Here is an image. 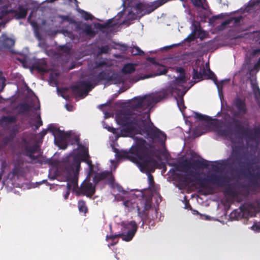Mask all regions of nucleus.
Listing matches in <instances>:
<instances>
[{
	"instance_id": "5",
	"label": "nucleus",
	"mask_w": 260,
	"mask_h": 260,
	"mask_svg": "<svg viewBox=\"0 0 260 260\" xmlns=\"http://www.w3.org/2000/svg\"><path fill=\"white\" fill-rule=\"evenodd\" d=\"M189 177L187 174H176V179L179 183L184 187L189 185L190 183L194 181L193 177L198 181L197 184L203 188H207V183L216 185L219 187H225L224 193L231 197H236L237 195L235 189L230 184V178L226 175L211 173L207 176V178H201L193 171H189Z\"/></svg>"
},
{
	"instance_id": "16",
	"label": "nucleus",
	"mask_w": 260,
	"mask_h": 260,
	"mask_svg": "<svg viewBox=\"0 0 260 260\" xmlns=\"http://www.w3.org/2000/svg\"><path fill=\"white\" fill-rule=\"evenodd\" d=\"M208 162L206 160H193L192 161L185 160L180 164V167L184 172H187L189 169H205L208 167Z\"/></svg>"
},
{
	"instance_id": "27",
	"label": "nucleus",
	"mask_w": 260,
	"mask_h": 260,
	"mask_svg": "<svg viewBox=\"0 0 260 260\" xmlns=\"http://www.w3.org/2000/svg\"><path fill=\"white\" fill-rule=\"evenodd\" d=\"M25 68H28L32 74L36 72L41 75H44L48 72V69L45 68L46 66H23Z\"/></svg>"
},
{
	"instance_id": "20",
	"label": "nucleus",
	"mask_w": 260,
	"mask_h": 260,
	"mask_svg": "<svg viewBox=\"0 0 260 260\" xmlns=\"http://www.w3.org/2000/svg\"><path fill=\"white\" fill-rule=\"evenodd\" d=\"M32 108L35 111L40 109L39 102L37 98L29 103H24L19 105V109L22 112H29Z\"/></svg>"
},
{
	"instance_id": "59",
	"label": "nucleus",
	"mask_w": 260,
	"mask_h": 260,
	"mask_svg": "<svg viewBox=\"0 0 260 260\" xmlns=\"http://www.w3.org/2000/svg\"><path fill=\"white\" fill-rule=\"evenodd\" d=\"M255 68V69L257 70V69H260V66H253Z\"/></svg>"
},
{
	"instance_id": "22",
	"label": "nucleus",
	"mask_w": 260,
	"mask_h": 260,
	"mask_svg": "<svg viewBox=\"0 0 260 260\" xmlns=\"http://www.w3.org/2000/svg\"><path fill=\"white\" fill-rule=\"evenodd\" d=\"M237 118V117H235L233 116V117L231 118L232 122H229V124L230 125H234L235 130L237 133L244 134L246 136L248 129L244 127L242 124V121Z\"/></svg>"
},
{
	"instance_id": "1",
	"label": "nucleus",
	"mask_w": 260,
	"mask_h": 260,
	"mask_svg": "<svg viewBox=\"0 0 260 260\" xmlns=\"http://www.w3.org/2000/svg\"><path fill=\"white\" fill-rule=\"evenodd\" d=\"M48 131L51 133L54 136L55 145L60 149H66L69 145L75 144L80 149L79 155L70 154L67 156L62 159L53 174L50 172L48 175L50 179H56L58 181L67 182V191L63 195L65 200L68 199L71 190L78 195L82 194L91 198L95 193V185L100 181L105 180L114 189L119 191V193L115 195V199L118 201H122L125 207H129V193L124 190L120 185L114 182L112 172L117 168L118 161L130 160V148L128 151H119L115 147L114 141H113L111 146L113 151L115 153L116 160H110V171L95 173L89 158L88 148L80 143L79 139L77 136L73 135L71 131L62 132L54 124H50L46 129H43L38 134L39 138L42 140Z\"/></svg>"
},
{
	"instance_id": "56",
	"label": "nucleus",
	"mask_w": 260,
	"mask_h": 260,
	"mask_svg": "<svg viewBox=\"0 0 260 260\" xmlns=\"http://www.w3.org/2000/svg\"><path fill=\"white\" fill-rule=\"evenodd\" d=\"M131 161H132V162H136V158L135 157H134L133 156H132V155H131Z\"/></svg>"
},
{
	"instance_id": "64",
	"label": "nucleus",
	"mask_w": 260,
	"mask_h": 260,
	"mask_svg": "<svg viewBox=\"0 0 260 260\" xmlns=\"http://www.w3.org/2000/svg\"><path fill=\"white\" fill-rule=\"evenodd\" d=\"M183 6L184 8H185V7H186V4H185V3H183Z\"/></svg>"
},
{
	"instance_id": "21",
	"label": "nucleus",
	"mask_w": 260,
	"mask_h": 260,
	"mask_svg": "<svg viewBox=\"0 0 260 260\" xmlns=\"http://www.w3.org/2000/svg\"><path fill=\"white\" fill-rule=\"evenodd\" d=\"M59 76V73L51 71L49 74V84L52 86H56V90L58 95L62 96L63 98L67 99L65 96L63 95L62 91L60 90L59 87L57 86L58 85V77Z\"/></svg>"
},
{
	"instance_id": "60",
	"label": "nucleus",
	"mask_w": 260,
	"mask_h": 260,
	"mask_svg": "<svg viewBox=\"0 0 260 260\" xmlns=\"http://www.w3.org/2000/svg\"><path fill=\"white\" fill-rule=\"evenodd\" d=\"M40 126H38V124H36L35 125V129H38Z\"/></svg>"
},
{
	"instance_id": "41",
	"label": "nucleus",
	"mask_w": 260,
	"mask_h": 260,
	"mask_svg": "<svg viewBox=\"0 0 260 260\" xmlns=\"http://www.w3.org/2000/svg\"><path fill=\"white\" fill-rule=\"evenodd\" d=\"M110 49L108 45H105L99 48L98 52V55H100L103 53H107L109 52Z\"/></svg>"
},
{
	"instance_id": "51",
	"label": "nucleus",
	"mask_w": 260,
	"mask_h": 260,
	"mask_svg": "<svg viewBox=\"0 0 260 260\" xmlns=\"http://www.w3.org/2000/svg\"><path fill=\"white\" fill-rule=\"evenodd\" d=\"M201 60L200 59H197L196 63L194 64L193 62H191V65H204L203 63L200 64Z\"/></svg>"
},
{
	"instance_id": "3",
	"label": "nucleus",
	"mask_w": 260,
	"mask_h": 260,
	"mask_svg": "<svg viewBox=\"0 0 260 260\" xmlns=\"http://www.w3.org/2000/svg\"><path fill=\"white\" fill-rule=\"evenodd\" d=\"M88 67L84 79L71 86L76 98H84L98 84L121 85L120 92H124L130 87V66H123L121 70L115 69L113 66Z\"/></svg>"
},
{
	"instance_id": "37",
	"label": "nucleus",
	"mask_w": 260,
	"mask_h": 260,
	"mask_svg": "<svg viewBox=\"0 0 260 260\" xmlns=\"http://www.w3.org/2000/svg\"><path fill=\"white\" fill-rule=\"evenodd\" d=\"M78 207L80 212L86 213L87 211V208L86 203L83 200H79L78 203Z\"/></svg>"
},
{
	"instance_id": "49",
	"label": "nucleus",
	"mask_w": 260,
	"mask_h": 260,
	"mask_svg": "<svg viewBox=\"0 0 260 260\" xmlns=\"http://www.w3.org/2000/svg\"><path fill=\"white\" fill-rule=\"evenodd\" d=\"M123 3L122 6L125 7V5H127V7H128L130 5V0H122Z\"/></svg>"
},
{
	"instance_id": "18",
	"label": "nucleus",
	"mask_w": 260,
	"mask_h": 260,
	"mask_svg": "<svg viewBox=\"0 0 260 260\" xmlns=\"http://www.w3.org/2000/svg\"><path fill=\"white\" fill-rule=\"evenodd\" d=\"M156 71V73L154 74H149L144 75H140L139 76H131V83H136L140 80H143L149 78L155 77L156 76H160L165 75L168 71V69L166 68L167 66H159Z\"/></svg>"
},
{
	"instance_id": "7",
	"label": "nucleus",
	"mask_w": 260,
	"mask_h": 260,
	"mask_svg": "<svg viewBox=\"0 0 260 260\" xmlns=\"http://www.w3.org/2000/svg\"><path fill=\"white\" fill-rule=\"evenodd\" d=\"M40 147L37 145H29L26 143L22 146L21 152L14 164L13 173L16 175L21 174L24 171L25 164H42L39 152Z\"/></svg>"
},
{
	"instance_id": "46",
	"label": "nucleus",
	"mask_w": 260,
	"mask_h": 260,
	"mask_svg": "<svg viewBox=\"0 0 260 260\" xmlns=\"http://www.w3.org/2000/svg\"><path fill=\"white\" fill-rule=\"evenodd\" d=\"M27 4H32L34 6V7L36 8L39 7L40 3L32 0H27Z\"/></svg>"
},
{
	"instance_id": "25",
	"label": "nucleus",
	"mask_w": 260,
	"mask_h": 260,
	"mask_svg": "<svg viewBox=\"0 0 260 260\" xmlns=\"http://www.w3.org/2000/svg\"><path fill=\"white\" fill-rule=\"evenodd\" d=\"M176 46L175 44L170 45V46H167L164 47L162 48H161L159 50H155L149 51V52L147 53V55H145V56H146V59L150 63H151L152 64H153V65H163L162 63L157 62L155 58L149 57L148 53H156L159 50H160V51L167 50L172 48L173 46Z\"/></svg>"
},
{
	"instance_id": "2",
	"label": "nucleus",
	"mask_w": 260,
	"mask_h": 260,
	"mask_svg": "<svg viewBox=\"0 0 260 260\" xmlns=\"http://www.w3.org/2000/svg\"><path fill=\"white\" fill-rule=\"evenodd\" d=\"M181 77L177 78L173 85L168 86L159 92L152 93L143 96L135 97L131 99V138L135 142L136 138L133 134L145 136L151 141L157 140L160 143L166 140V135L156 127L151 121L149 110L153 105L167 98L169 93H172L176 86L185 82L184 71L179 69Z\"/></svg>"
},
{
	"instance_id": "43",
	"label": "nucleus",
	"mask_w": 260,
	"mask_h": 260,
	"mask_svg": "<svg viewBox=\"0 0 260 260\" xmlns=\"http://www.w3.org/2000/svg\"><path fill=\"white\" fill-rule=\"evenodd\" d=\"M79 12H82V16L85 20H91L93 19V16L91 14H90L83 10H80Z\"/></svg>"
},
{
	"instance_id": "11",
	"label": "nucleus",
	"mask_w": 260,
	"mask_h": 260,
	"mask_svg": "<svg viewBox=\"0 0 260 260\" xmlns=\"http://www.w3.org/2000/svg\"><path fill=\"white\" fill-rule=\"evenodd\" d=\"M179 69H182L184 71V76L185 79H186L185 82L184 83H182L181 84H179L177 85L176 86L177 89H175L174 92H173L172 93H169V95L167 98H168L169 96V95H172L174 92H176V91H180L179 87H181L183 89V91H181L180 93H178V99H176V100H177V103L179 108L180 109V110H182L183 109L185 108V106L184 105V99H183V96L186 93L187 91L189 89V88H186V87L183 85V84L185 83L189 78V77H188L187 76H186V73H185V71L184 69H183L182 67H176V68L170 67L169 68V70L170 71H173H173L175 72L176 73L178 74V75L177 76H175L173 75V78H174L175 79L172 82V83L171 84H170V85H169V86L174 85V81L176 80V79L177 78H179V77H181V74L180 73V72H177V70H178Z\"/></svg>"
},
{
	"instance_id": "35",
	"label": "nucleus",
	"mask_w": 260,
	"mask_h": 260,
	"mask_svg": "<svg viewBox=\"0 0 260 260\" xmlns=\"http://www.w3.org/2000/svg\"><path fill=\"white\" fill-rule=\"evenodd\" d=\"M131 46V55H147V53H145L139 47L133 45Z\"/></svg>"
},
{
	"instance_id": "45",
	"label": "nucleus",
	"mask_w": 260,
	"mask_h": 260,
	"mask_svg": "<svg viewBox=\"0 0 260 260\" xmlns=\"http://www.w3.org/2000/svg\"><path fill=\"white\" fill-rule=\"evenodd\" d=\"M60 53H64L66 55H69L70 53V48L67 46L60 47Z\"/></svg>"
},
{
	"instance_id": "31",
	"label": "nucleus",
	"mask_w": 260,
	"mask_h": 260,
	"mask_svg": "<svg viewBox=\"0 0 260 260\" xmlns=\"http://www.w3.org/2000/svg\"><path fill=\"white\" fill-rule=\"evenodd\" d=\"M27 55L20 53L15 54L13 56L14 59L18 61V62L16 61V63L19 62L22 63V65H27Z\"/></svg>"
},
{
	"instance_id": "23",
	"label": "nucleus",
	"mask_w": 260,
	"mask_h": 260,
	"mask_svg": "<svg viewBox=\"0 0 260 260\" xmlns=\"http://www.w3.org/2000/svg\"><path fill=\"white\" fill-rule=\"evenodd\" d=\"M14 43L13 39L9 38L6 35L3 34L0 37V50L10 48L14 45Z\"/></svg>"
},
{
	"instance_id": "26",
	"label": "nucleus",
	"mask_w": 260,
	"mask_h": 260,
	"mask_svg": "<svg viewBox=\"0 0 260 260\" xmlns=\"http://www.w3.org/2000/svg\"><path fill=\"white\" fill-rule=\"evenodd\" d=\"M246 136L250 140L258 141L260 140V125H258L250 130V132Z\"/></svg>"
},
{
	"instance_id": "14",
	"label": "nucleus",
	"mask_w": 260,
	"mask_h": 260,
	"mask_svg": "<svg viewBox=\"0 0 260 260\" xmlns=\"http://www.w3.org/2000/svg\"><path fill=\"white\" fill-rule=\"evenodd\" d=\"M152 200L151 197L147 198L144 203V210H140L138 206V214L143 220L142 225L144 224V220L154 219L157 217V211L152 208Z\"/></svg>"
},
{
	"instance_id": "36",
	"label": "nucleus",
	"mask_w": 260,
	"mask_h": 260,
	"mask_svg": "<svg viewBox=\"0 0 260 260\" xmlns=\"http://www.w3.org/2000/svg\"><path fill=\"white\" fill-rule=\"evenodd\" d=\"M252 87L256 102L260 108V89L257 85L252 84Z\"/></svg>"
},
{
	"instance_id": "24",
	"label": "nucleus",
	"mask_w": 260,
	"mask_h": 260,
	"mask_svg": "<svg viewBox=\"0 0 260 260\" xmlns=\"http://www.w3.org/2000/svg\"><path fill=\"white\" fill-rule=\"evenodd\" d=\"M192 31L191 33L186 38L188 42L193 40L196 38H200L202 30L198 24L192 23L191 25Z\"/></svg>"
},
{
	"instance_id": "61",
	"label": "nucleus",
	"mask_w": 260,
	"mask_h": 260,
	"mask_svg": "<svg viewBox=\"0 0 260 260\" xmlns=\"http://www.w3.org/2000/svg\"><path fill=\"white\" fill-rule=\"evenodd\" d=\"M121 65H126V66H128V65H130V63H125L122 64Z\"/></svg>"
},
{
	"instance_id": "50",
	"label": "nucleus",
	"mask_w": 260,
	"mask_h": 260,
	"mask_svg": "<svg viewBox=\"0 0 260 260\" xmlns=\"http://www.w3.org/2000/svg\"><path fill=\"white\" fill-rule=\"evenodd\" d=\"M104 115H105L104 117H105V119L108 118L110 117L111 116V113H109L108 112L104 111Z\"/></svg>"
},
{
	"instance_id": "32",
	"label": "nucleus",
	"mask_w": 260,
	"mask_h": 260,
	"mask_svg": "<svg viewBox=\"0 0 260 260\" xmlns=\"http://www.w3.org/2000/svg\"><path fill=\"white\" fill-rule=\"evenodd\" d=\"M180 59V57L179 56H174L168 57L166 58H164L163 60V62L162 63H169V64H173V65H182L184 62H178L176 63V61H179Z\"/></svg>"
},
{
	"instance_id": "4",
	"label": "nucleus",
	"mask_w": 260,
	"mask_h": 260,
	"mask_svg": "<svg viewBox=\"0 0 260 260\" xmlns=\"http://www.w3.org/2000/svg\"><path fill=\"white\" fill-rule=\"evenodd\" d=\"M131 154H135L138 160L140 170L148 174L149 188L154 185L153 176L151 174L159 167V162L155 159L159 157L154 141L148 143L143 138H136L135 143L131 146Z\"/></svg>"
},
{
	"instance_id": "8",
	"label": "nucleus",
	"mask_w": 260,
	"mask_h": 260,
	"mask_svg": "<svg viewBox=\"0 0 260 260\" xmlns=\"http://www.w3.org/2000/svg\"><path fill=\"white\" fill-rule=\"evenodd\" d=\"M15 5L14 0H0V27H4L8 15L11 14L16 19L25 17L27 9L20 5L15 8Z\"/></svg>"
},
{
	"instance_id": "29",
	"label": "nucleus",
	"mask_w": 260,
	"mask_h": 260,
	"mask_svg": "<svg viewBox=\"0 0 260 260\" xmlns=\"http://www.w3.org/2000/svg\"><path fill=\"white\" fill-rule=\"evenodd\" d=\"M259 4L260 0H256L254 1H250L248 5L245 8L244 12L252 13L255 11L257 9V7Z\"/></svg>"
},
{
	"instance_id": "17",
	"label": "nucleus",
	"mask_w": 260,
	"mask_h": 260,
	"mask_svg": "<svg viewBox=\"0 0 260 260\" xmlns=\"http://www.w3.org/2000/svg\"><path fill=\"white\" fill-rule=\"evenodd\" d=\"M243 65H260V49L247 52L245 62Z\"/></svg>"
},
{
	"instance_id": "13",
	"label": "nucleus",
	"mask_w": 260,
	"mask_h": 260,
	"mask_svg": "<svg viewBox=\"0 0 260 260\" xmlns=\"http://www.w3.org/2000/svg\"><path fill=\"white\" fill-rule=\"evenodd\" d=\"M229 110L235 117L242 118L247 113V108L245 99L239 96L236 97L232 103Z\"/></svg>"
},
{
	"instance_id": "57",
	"label": "nucleus",
	"mask_w": 260,
	"mask_h": 260,
	"mask_svg": "<svg viewBox=\"0 0 260 260\" xmlns=\"http://www.w3.org/2000/svg\"><path fill=\"white\" fill-rule=\"evenodd\" d=\"M76 66H69V69L72 70L76 68Z\"/></svg>"
},
{
	"instance_id": "28",
	"label": "nucleus",
	"mask_w": 260,
	"mask_h": 260,
	"mask_svg": "<svg viewBox=\"0 0 260 260\" xmlns=\"http://www.w3.org/2000/svg\"><path fill=\"white\" fill-rule=\"evenodd\" d=\"M19 132V128L17 126L14 125L10 129L8 135L4 139L6 143L12 142L16 137L17 133Z\"/></svg>"
},
{
	"instance_id": "54",
	"label": "nucleus",
	"mask_w": 260,
	"mask_h": 260,
	"mask_svg": "<svg viewBox=\"0 0 260 260\" xmlns=\"http://www.w3.org/2000/svg\"><path fill=\"white\" fill-rule=\"evenodd\" d=\"M136 66H131V74L134 73L135 71Z\"/></svg>"
},
{
	"instance_id": "48",
	"label": "nucleus",
	"mask_w": 260,
	"mask_h": 260,
	"mask_svg": "<svg viewBox=\"0 0 260 260\" xmlns=\"http://www.w3.org/2000/svg\"><path fill=\"white\" fill-rule=\"evenodd\" d=\"M65 107L68 111H72L73 110V106L68 104H66Z\"/></svg>"
},
{
	"instance_id": "34",
	"label": "nucleus",
	"mask_w": 260,
	"mask_h": 260,
	"mask_svg": "<svg viewBox=\"0 0 260 260\" xmlns=\"http://www.w3.org/2000/svg\"><path fill=\"white\" fill-rule=\"evenodd\" d=\"M194 117L200 121H205L207 123H209L212 120V118L210 117L198 112L194 113Z\"/></svg>"
},
{
	"instance_id": "19",
	"label": "nucleus",
	"mask_w": 260,
	"mask_h": 260,
	"mask_svg": "<svg viewBox=\"0 0 260 260\" xmlns=\"http://www.w3.org/2000/svg\"><path fill=\"white\" fill-rule=\"evenodd\" d=\"M243 17L242 16L238 17H231L228 19L224 21L219 26V29L223 30L229 27L239 26L241 22L243 20Z\"/></svg>"
},
{
	"instance_id": "10",
	"label": "nucleus",
	"mask_w": 260,
	"mask_h": 260,
	"mask_svg": "<svg viewBox=\"0 0 260 260\" xmlns=\"http://www.w3.org/2000/svg\"><path fill=\"white\" fill-rule=\"evenodd\" d=\"M210 66H196L193 68L192 80L190 81V88L196 83L204 79H212L217 84V80L215 75L210 69Z\"/></svg>"
},
{
	"instance_id": "30",
	"label": "nucleus",
	"mask_w": 260,
	"mask_h": 260,
	"mask_svg": "<svg viewBox=\"0 0 260 260\" xmlns=\"http://www.w3.org/2000/svg\"><path fill=\"white\" fill-rule=\"evenodd\" d=\"M33 12H32L29 15L27 21L30 23V24L32 26L34 30L35 35L36 37V38L40 40L41 39V36L39 31V28L38 25L36 21L32 20L31 19V17L32 16Z\"/></svg>"
},
{
	"instance_id": "47",
	"label": "nucleus",
	"mask_w": 260,
	"mask_h": 260,
	"mask_svg": "<svg viewBox=\"0 0 260 260\" xmlns=\"http://www.w3.org/2000/svg\"><path fill=\"white\" fill-rule=\"evenodd\" d=\"M37 118L38 120L36 121V124H38V126H40L42 125L43 122L41 119V116L40 114L37 115Z\"/></svg>"
},
{
	"instance_id": "42",
	"label": "nucleus",
	"mask_w": 260,
	"mask_h": 260,
	"mask_svg": "<svg viewBox=\"0 0 260 260\" xmlns=\"http://www.w3.org/2000/svg\"><path fill=\"white\" fill-rule=\"evenodd\" d=\"M138 229V226L135 221H131V240L135 236Z\"/></svg>"
},
{
	"instance_id": "53",
	"label": "nucleus",
	"mask_w": 260,
	"mask_h": 260,
	"mask_svg": "<svg viewBox=\"0 0 260 260\" xmlns=\"http://www.w3.org/2000/svg\"><path fill=\"white\" fill-rule=\"evenodd\" d=\"M212 168L213 170H214L216 171H218L219 170V167L217 165H213L212 166Z\"/></svg>"
},
{
	"instance_id": "33",
	"label": "nucleus",
	"mask_w": 260,
	"mask_h": 260,
	"mask_svg": "<svg viewBox=\"0 0 260 260\" xmlns=\"http://www.w3.org/2000/svg\"><path fill=\"white\" fill-rule=\"evenodd\" d=\"M195 7L206 10L208 8V5L206 0H190Z\"/></svg>"
},
{
	"instance_id": "44",
	"label": "nucleus",
	"mask_w": 260,
	"mask_h": 260,
	"mask_svg": "<svg viewBox=\"0 0 260 260\" xmlns=\"http://www.w3.org/2000/svg\"><path fill=\"white\" fill-rule=\"evenodd\" d=\"M6 79L3 76V72L0 71V91H2L6 86Z\"/></svg>"
},
{
	"instance_id": "39",
	"label": "nucleus",
	"mask_w": 260,
	"mask_h": 260,
	"mask_svg": "<svg viewBox=\"0 0 260 260\" xmlns=\"http://www.w3.org/2000/svg\"><path fill=\"white\" fill-rule=\"evenodd\" d=\"M84 32L86 35L92 37L95 35V32L90 25H85L83 29Z\"/></svg>"
},
{
	"instance_id": "58",
	"label": "nucleus",
	"mask_w": 260,
	"mask_h": 260,
	"mask_svg": "<svg viewBox=\"0 0 260 260\" xmlns=\"http://www.w3.org/2000/svg\"><path fill=\"white\" fill-rule=\"evenodd\" d=\"M132 192H133V190L131 189V199L132 198H133L134 196H135V194L132 193Z\"/></svg>"
},
{
	"instance_id": "15",
	"label": "nucleus",
	"mask_w": 260,
	"mask_h": 260,
	"mask_svg": "<svg viewBox=\"0 0 260 260\" xmlns=\"http://www.w3.org/2000/svg\"><path fill=\"white\" fill-rule=\"evenodd\" d=\"M118 238H120L122 240L127 242L130 241V222H127V223L122 222L121 232L118 234L107 235L106 236L107 241L109 240H111V243L108 244V246L110 247V246L115 245L118 242Z\"/></svg>"
},
{
	"instance_id": "6",
	"label": "nucleus",
	"mask_w": 260,
	"mask_h": 260,
	"mask_svg": "<svg viewBox=\"0 0 260 260\" xmlns=\"http://www.w3.org/2000/svg\"><path fill=\"white\" fill-rule=\"evenodd\" d=\"M116 105L119 108L116 113L115 120L120 128H115L108 125L105 126V122L103 121V126L114 135V141H116L120 137H130V100L126 102L119 101Z\"/></svg>"
},
{
	"instance_id": "63",
	"label": "nucleus",
	"mask_w": 260,
	"mask_h": 260,
	"mask_svg": "<svg viewBox=\"0 0 260 260\" xmlns=\"http://www.w3.org/2000/svg\"><path fill=\"white\" fill-rule=\"evenodd\" d=\"M133 65H138V64H136V63H132L131 62V66H133Z\"/></svg>"
},
{
	"instance_id": "12",
	"label": "nucleus",
	"mask_w": 260,
	"mask_h": 260,
	"mask_svg": "<svg viewBox=\"0 0 260 260\" xmlns=\"http://www.w3.org/2000/svg\"><path fill=\"white\" fill-rule=\"evenodd\" d=\"M123 14L124 11L123 10L119 12L115 18L109 19L105 24L96 23L95 25V27L103 31L114 32L117 31L118 25L125 24L128 26L130 24L128 20L119 21V19L123 15Z\"/></svg>"
},
{
	"instance_id": "55",
	"label": "nucleus",
	"mask_w": 260,
	"mask_h": 260,
	"mask_svg": "<svg viewBox=\"0 0 260 260\" xmlns=\"http://www.w3.org/2000/svg\"><path fill=\"white\" fill-rule=\"evenodd\" d=\"M66 34L67 35H68V36L69 37H70V36H72V35H71V32H69V31H65V32H64V35H66Z\"/></svg>"
},
{
	"instance_id": "62",
	"label": "nucleus",
	"mask_w": 260,
	"mask_h": 260,
	"mask_svg": "<svg viewBox=\"0 0 260 260\" xmlns=\"http://www.w3.org/2000/svg\"><path fill=\"white\" fill-rule=\"evenodd\" d=\"M103 105H99V106H98V107H99V109H101V107H103Z\"/></svg>"
},
{
	"instance_id": "52",
	"label": "nucleus",
	"mask_w": 260,
	"mask_h": 260,
	"mask_svg": "<svg viewBox=\"0 0 260 260\" xmlns=\"http://www.w3.org/2000/svg\"><path fill=\"white\" fill-rule=\"evenodd\" d=\"M252 229L254 230H255V231H258L259 230V227L258 225L257 224H254L252 226Z\"/></svg>"
},
{
	"instance_id": "38",
	"label": "nucleus",
	"mask_w": 260,
	"mask_h": 260,
	"mask_svg": "<svg viewBox=\"0 0 260 260\" xmlns=\"http://www.w3.org/2000/svg\"><path fill=\"white\" fill-rule=\"evenodd\" d=\"M58 19H59V22L62 23L65 22H68L69 24H73L75 23L73 19L70 18L68 16H59Z\"/></svg>"
},
{
	"instance_id": "40",
	"label": "nucleus",
	"mask_w": 260,
	"mask_h": 260,
	"mask_svg": "<svg viewBox=\"0 0 260 260\" xmlns=\"http://www.w3.org/2000/svg\"><path fill=\"white\" fill-rule=\"evenodd\" d=\"M15 118L14 116H4L2 117L1 121L3 123H12L15 121Z\"/></svg>"
},
{
	"instance_id": "9",
	"label": "nucleus",
	"mask_w": 260,
	"mask_h": 260,
	"mask_svg": "<svg viewBox=\"0 0 260 260\" xmlns=\"http://www.w3.org/2000/svg\"><path fill=\"white\" fill-rule=\"evenodd\" d=\"M231 164L232 165L238 164L240 168V172L249 177L251 184L254 186L260 187V165L255 166V170H256V173L252 172L250 170L251 165L254 163L251 162L248 157H245L244 161H241V158L235 151L233 155Z\"/></svg>"
}]
</instances>
